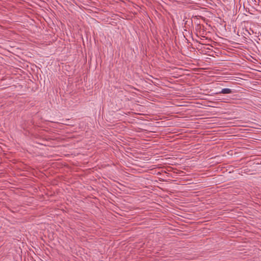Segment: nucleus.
Returning <instances> with one entry per match:
<instances>
[{
  "instance_id": "1",
  "label": "nucleus",
  "mask_w": 261,
  "mask_h": 261,
  "mask_svg": "<svg viewBox=\"0 0 261 261\" xmlns=\"http://www.w3.org/2000/svg\"><path fill=\"white\" fill-rule=\"evenodd\" d=\"M232 92V90L229 88H224L220 92L217 93V94H230Z\"/></svg>"
}]
</instances>
